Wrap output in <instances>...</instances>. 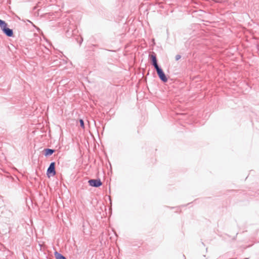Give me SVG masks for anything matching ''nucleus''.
I'll return each instance as SVG.
<instances>
[{"instance_id":"1","label":"nucleus","mask_w":259,"mask_h":259,"mask_svg":"<svg viewBox=\"0 0 259 259\" xmlns=\"http://www.w3.org/2000/svg\"><path fill=\"white\" fill-rule=\"evenodd\" d=\"M157 73V75L161 80L164 82H166L167 81V78L166 77L165 73L163 71L162 69L160 67H158L155 69Z\"/></svg>"},{"instance_id":"2","label":"nucleus","mask_w":259,"mask_h":259,"mask_svg":"<svg viewBox=\"0 0 259 259\" xmlns=\"http://www.w3.org/2000/svg\"><path fill=\"white\" fill-rule=\"evenodd\" d=\"M89 185L92 187H99L102 185V183L99 179H92L88 181Z\"/></svg>"},{"instance_id":"3","label":"nucleus","mask_w":259,"mask_h":259,"mask_svg":"<svg viewBox=\"0 0 259 259\" xmlns=\"http://www.w3.org/2000/svg\"><path fill=\"white\" fill-rule=\"evenodd\" d=\"M55 162H52L49 167L47 170V175L49 177L51 176H54L56 175V171L55 169Z\"/></svg>"},{"instance_id":"4","label":"nucleus","mask_w":259,"mask_h":259,"mask_svg":"<svg viewBox=\"0 0 259 259\" xmlns=\"http://www.w3.org/2000/svg\"><path fill=\"white\" fill-rule=\"evenodd\" d=\"M150 57H151V60L152 62V64L153 65V66L154 67L155 69H156L158 67H159V66H158V65L157 64L156 55L155 54H152L150 55Z\"/></svg>"},{"instance_id":"5","label":"nucleus","mask_w":259,"mask_h":259,"mask_svg":"<svg viewBox=\"0 0 259 259\" xmlns=\"http://www.w3.org/2000/svg\"><path fill=\"white\" fill-rule=\"evenodd\" d=\"M5 34H6L8 36L11 37L13 35V32L12 29H10L8 28H6L3 31Z\"/></svg>"},{"instance_id":"6","label":"nucleus","mask_w":259,"mask_h":259,"mask_svg":"<svg viewBox=\"0 0 259 259\" xmlns=\"http://www.w3.org/2000/svg\"><path fill=\"white\" fill-rule=\"evenodd\" d=\"M7 24L4 21L0 19V27L3 31L4 29L7 28Z\"/></svg>"},{"instance_id":"7","label":"nucleus","mask_w":259,"mask_h":259,"mask_svg":"<svg viewBox=\"0 0 259 259\" xmlns=\"http://www.w3.org/2000/svg\"><path fill=\"white\" fill-rule=\"evenodd\" d=\"M55 256L56 259H66L63 255L57 252H55Z\"/></svg>"},{"instance_id":"8","label":"nucleus","mask_w":259,"mask_h":259,"mask_svg":"<svg viewBox=\"0 0 259 259\" xmlns=\"http://www.w3.org/2000/svg\"><path fill=\"white\" fill-rule=\"evenodd\" d=\"M54 152V150L50 149H47L45 150V155L46 156L52 155Z\"/></svg>"},{"instance_id":"9","label":"nucleus","mask_w":259,"mask_h":259,"mask_svg":"<svg viewBox=\"0 0 259 259\" xmlns=\"http://www.w3.org/2000/svg\"><path fill=\"white\" fill-rule=\"evenodd\" d=\"M79 123H80V126L83 129L84 128V122L83 121L82 119H80L79 120Z\"/></svg>"},{"instance_id":"10","label":"nucleus","mask_w":259,"mask_h":259,"mask_svg":"<svg viewBox=\"0 0 259 259\" xmlns=\"http://www.w3.org/2000/svg\"><path fill=\"white\" fill-rule=\"evenodd\" d=\"M181 55H176V60L177 61H178V60H179V59H181Z\"/></svg>"},{"instance_id":"11","label":"nucleus","mask_w":259,"mask_h":259,"mask_svg":"<svg viewBox=\"0 0 259 259\" xmlns=\"http://www.w3.org/2000/svg\"><path fill=\"white\" fill-rule=\"evenodd\" d=\"M114 235H115L116 236V234L115 232H114Z\"/></svg>"}]
</instances>
